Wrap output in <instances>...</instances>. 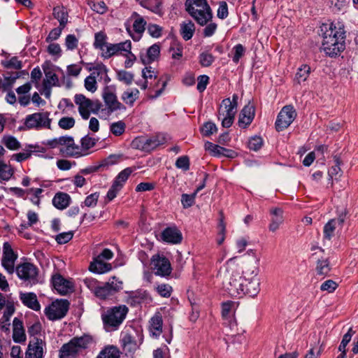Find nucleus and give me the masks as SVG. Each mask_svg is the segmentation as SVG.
Returning a JSON list of instances; mask_svg holds the SVG:
<instances>
[{
    "mask_svg": "<svg viewBox=\"0 0 358 358\" xmlns=\"http://www.w3.org/2000/svg\"><path fill=\"white\" fill-rule=\"evenodd\" d=\"M71 196L65 192H57L52 199L53 206L59 209L64 210L70 204Z\"/></svg>",
    "mask_w": 358,
    "mask_h": 358,
    "instance_id": "cd10ccee",
    "label": "nucleus"
},
{
    "mask_svg": "<svg viewBox=\"0 0 358 358\" xmlns=\"http://www.w3.org/2000/svg\"><path fill=\"white\" fill-rule=\"evenodd\" d=\"M122 282L118 280L115 276L108 282L101 283L95 296L100 299H106L122 289Z\"/></svg>",
    "mask_w": 358,
    "mask_h": 358,
    "instance_id": "f8f14e48",
    "label": "nucleus"
},
{
    "mask_svg": "<svg viewBox=\"0 0 358 358\" xmlns=\"http://www.w3.org/2000/svg\"><path fill=\"white\" fill-rule=\"evenodd\" d=\"M160 54V45L155 43L146 50L145 53H141L140 59L143 64H149L157 61Z\"/></svg>",
    "mask_w": 358,
    "mask_h": 358,
    "instance_id": "412c9836",
    "label": "nucleus"
},
{
    "mask_svg": "<svg viewBox=\"0 0 358 358\" xmlns=\"http://www.w3.org/2000/svg\"><path fill=\"white\" fill-rule=\"evenodd\" d=\"M233 152L230 150L226 149L223 147H221L218 145H215L212 155L215 157L219 156H225V157H232Z\"/></svg>",
    "mask_w": 358,
    "mask_h": 358,
    "instance_id": "680f3d73",
    "label": "nucleus"
},
{
    "mask_svg": "<svg viewBox=\"0 0 358 358\" xmlns=\"http://www.w3.org/2000/svg\"><path fill=\"white\" fill-rule=\"evenodd\" d=\"M122 345L124 351L133 352L138 348V345L135 336L132 334L124 332L121 338Z\"/></svg>",
    "mask_w": 358,
    "mask_h": 358,
    "instance_id": "c85d7f7f",
    "label": "nucleus"
},
{
    "mask_svg": "<svg viewBox=\"0 0 358 358\" xmlns=\"http://www.w3.org/2000/svg\"><path fill=\"white\" fill-rule=\"evenodd\" d=\"M330 270L329 262L327 259H318L316 267L318 275H327Z\"/></svg>",
    "mask_w": 358,
    "mask_h": 358,
    "instance_id": "37998d69",
    "label": "nucleus"
},
{
    "mask_svg": "<svg viewBox=\"0 0 358 358\" xmlns=\"http://www.w3.org/2000/svg\"><path fill=\"white\" fill-rule=\"evenodd\" d=\"M255 117V108L253 106L248 104L243 107L239 115L238 124L241 127L245 128L252 121Z\"/></svg>",
    "mask_w": 358,
    "mask_h": 358,
    "instance_id": "4be33fe9",
    "label": "nucleus"
},
{
    "mask_svg": "<svg viewBox=\"0 0 358 358\" xmlns=\"http://www.w3.org/2000/svg\"><path fill=\"white\" fill-rule=\"evenodd\" d=\"M217 131V127L216 125L210 122H206L202 128H201V132L203 136H209Z\"/></svg>",
    "mask_w": 358,
    "mask_h": 358,
    "instance_id": "69168bd1",
    "label": "nucleus"
},
{
    "mask_svg": "<svg viewBox=\"0 0 358 358\" xmlns=\"http://www.w3.org/2000/svg\"><path fill=\"white\" fill-rule=\"evenodd\" d=\"M345 216V213H342L338 217L333 218L325 224L323 229L324 239L330 241L335 236L338 229L342 228Z\"/></svg>",
    "mask_w": 358,
    "mask_h": 358,
    "instance_id": "dca6fc26",
    "label": "nucleus"
},
{
    "mask_svg": "<svg viewBox=\"0 0 358 358\" xmlns=\"http://www.w3.org/2000/svg\"><path fill=\"white\" fill-rule=\"evenodd\" d=\"M162 318L156 315L151 318L150 329L153 334L159 335L162 331Z\"/></svg>",
    "mask_w": 358,
    "mask_h": 358,
    "instance_id": "a19ab883",
    "label": "nucleus"
},
{
    "mask_svg": "<svg viewBox=\"0 0 358 358\" xmlns=\"http://www.w3.org/2000/svg\"><path fill=\"white\" fill-rule=\"evenodd\" d=\"M206 27L203 29V34L205 37L212 36L216 31L217 24L212 20L205 24Z\"/></svg>",
    "mask_w": 358,
    "mask_h": 358,
    "instance_id": "0e129e2a",
    "label": "nucleus"
},
{
    "mask_svg": "<svg viewBox=\"0 0 358 358\" xmlns=\"http://www.w3.org/2000/svg\"><path fill=\"white\" fill-rule=\"evenodd\" d=\"M75 119L72 117H63L59 122L58 125L62 129H70L75 125Z\"/></svg>",
    "mask_w": 358,
    "mask_h": 358,
    "instance_id": "864d4df0",
    "label": "nucleus"
},
{
    "mask_svg": "<svg viewBox=\"0 0 358 358\" xmlns=\"http://www.w3.org/2000/svg\"><path fill=\"white\" fill-rule=\"evenodd\" d=\"M74 101L78 106V112L81 117L87 120L90 113H98L101 107V103L99 100H91L83 94H76Z\"/></svg>",
    "mask_w": 358,
    "mask_h": 358,
    "instance_id": "6e6552de",
    "label": "nucleus"
},
{
    "mask_svg": "<svg viewBox=\"0 0 358 358\" xmlns=\"http://www.w3.org/2000/svg\"><path fill=\"white\" fill-rule=\"evenodd\" d=\"M219 275L222 278L224 288L229 295L234 297L243 295V287L245 286L243 283V276H241L237 272L229 273L227 267L220 269Z\"/></svg>",
    "mask_w": 358,
    "mask_h": 358,
    "instance_id": "20e7f679",
    "label": "nucleus"
},
{
    "mask_svg": "<svg viewBox=\"0 0 358 358\" xmlns=\"http://www.w3.org/2000/svg\"><path fill=\"white\" fill-rule=\"evenodd\" d=\"M103 99L107 108L108 113H112L117 110H125L126 107L121 103L114 92L109 87H106L102 94Z\"/></svg>",
    "mask_w": 358,
    "mask_h": 358,
    "instance_id": "2eb2a0df",
    "label": "nucleus"
},
{
    "mask_svg": "<svg viewBox=\"0 0 358 358\" xmlns=\"http://www.w3.org/2000/svg\"><path fill=\"white\" fill-rule=\"evenodd\" d=\"M78 39L74 34H69L65 38V45L69 50H73L78 48Z\"/></svg>",
    "mask_w": 358,
    "mask_h": 358,
    "instance_id": "4d7b16f0",
    "label": "nucleus"
},
{
    "mask_svg": "<svg viewBox=\"0 0 358 358\" xmlns=\"http://www.w3.org/2000/svg\"><path fill=\"white\" fill-rule=\"evenodd\" d=\"M69 303L66 299L56 300L45 308V314L50 320L63 318L67 313Z\"/></svg>",
    "mask_w": 358,
    "mask_h": 358,
    "instance_id": "9d476101",
    "label": "nucleus"
},
{
    "mask_svg": "<svg viewBox=\"0 0 358 358\" xmlns=\"http://www.w3.org/2000/svg\"><path fill=\"white\" fill-rule=\"evenodd\" d=\"M243 295L248 294L254 297L257 295L260 290V280L257 278L258 268L257 266H253L251 269L243 271Z\"/></svg>",
    "mask_w": 358,
    "mask_h": 358,
    "instance_id": "0eeeda50",
    "label": "nucleus"
},
{
    "mask_svg": "<svg viewBox=\"0 0 358 358\" xmlns=\"http://www.w3.org/2000/svg\"><path fill=\"white\" fill-rule=\"evenodd\" d=\"M139 90L136 88L127 89L121 95V99L128 106H133L139 97Z\"/></svg>",
    "mask_w": 358,
    "mask_h": 358,
    "instance_id": "2f4dec72",
    "label": "nucleus"
},
{
    "mask_svg": "<svg viewBox=\"0 0 358 358\" xmlns=\"http://www.w3.org/2000/svg\"><path fill=\"white\" fill-rule=\"evenodd\" d=\"M53 15L59 22V26L64 28L68 23V13L64 7H55L53 8Z\"/></svg>",
    "mask_w": 358,
    "mask_h": 358,
    "instance_id": "f704fd0d",
    "label": "nucleus"
},
{
    "mask_svg": "<svg viewBox=\"0 0 358 358\" xmlns=\"http://www.w3.org/2000/svg\"><path fill=\"white\" fill-rule=\"evenodd\" d=\"M20 299L22 301V303L26 306L27 307L38 311L41 308V306L39 304V302L37 299V296L36 294L33 292H27V293H22L21 292L20 294Z\"/></svg>",
    "mask_w": 358,
    "mask_h": 358,
    "instance_id": "a878e982",
    "label": "nucleus"
},
{
    "mask_svg": "<svg viewBox=\"0 0 358 358\" xmlns=\"http://www.w3.org/2000/svg\"><path fill=\"white\" fill-rule=\"evenodd\" d=\"M17 258V256L14 253L11 245L8 242L4 243L1 265L10 274L14 272V266Z\"/></svg>",
    "mask_w": 358,
    "mask_h": 358,
    "instance_id": "f3484780",
    "label": "nucleus"
},
{
    "mask_svg": "<svg viewBox=\"0 0 358 358\" xmlns=\"http://www.w3.org/2000/svg\"><path fill=\"white\" fill-rule=\"evenodd\" d=\"M13 338L15 343H22L26 341L23 323L17 317H15L13 321Z\"/></svg>",
    "mask_w": 358,
    "mask_h": 358,
    "instance_id": "393cba45",
    "label": "nucleus"
},
{
    "mask_svg": "<svg viewBox=\"0 0 358 358\" xmlns=\"http://www.w3.org/2000/svg\"><path fill=\"white\" fill-rule=\"evenodd\" d=\"M146 24V22L144 20V19L141 17H138L134 22L133 24V29L134 31L136 32L135 34H131V38L134 41H138L141 37V34L145 31V27Z\"/></svg>",
    "mask_w": 358,
    "mask_h": 358,
    "instance_id": "72a5a7b5",
    "label": "nucleus"
},
{
    "mask_svg": "<svg viewBox=\"0 0 358 358\" xmlns=\"http://www.w3.org/2000/svg\"><path fill=\"white\" fill-rule=\"evenodd\" d=\"M195 31L194 24L189 21L187 22H183L180 25V34L185 41L191 39Z\"/></svg>",
    "mask_w": 358,
    "mask_h": 358,
    "instance_id": "c9c22d12",
    "label": "nucleus"
},
{
    "mask_svg": "<svg viewBox=\"0 0 358 358\" xmlns=\"http://www.w3.org/2000/svg\"><path fill=\"white\" fill-rule=\"evenodd\" d=\"M117 77L120 81L123 82L127 85H131L134 80V75L124 70L119 71L117 73Z\"/></svg>",
    "mask_w": 358,
    "mask_h": 358,
    "instance_id": "603ef678",
    "label": "nucleus"
},
{
    "mask_svg": "<svg viewBox=\"0 0 358 358\" xmlns=\"http://www.w3.org/2000/svg\"><path fill=\"white\" fill-rule=\"evenodd\" d=\"M96 358H120V351L116 347L109 346L101 350Z\"/></svg>",
    "mask_w": 358,
    "mask_h": 358,
    "instance_id": "ea45409f",
    "label": "nucleus"
},
{
    "mask_svg": "<svg viewBox=\"0 0 358 358\" xmlns=\"http://www.w3.org/2000/svg\"><path fill=\"white\" fill-rule=\"evenodd\" d=\"M263 145V140L260 136L252 137L248 141V148L250 150L257 151Z\"/></svg>",
    "mask_w": 358,
    "mask_h": 358,
    "instance_id": "13d9d810",
    "label": "nucleus"
},
{
    "mask_svg": "<svg viewBox=\"0 0 358 358\" xmlns=\"http://www.w3.org/2000/svg\"><path fill=\"white\" fill-rule=\"evenodd\" d=\"M148 32L153 38H159L162 36V27L156 24L148 25Z\"/></svg>",
    "mask_w": 358,
    "mask_h": 358,
    "instance_id": "052dcab7",
    "label": "nucleus"
},
{
    "mask_svg": "<svg viewBox=\"0 0 358 358\" xmlns=\"http://www.w3.org/2000/svg\"><path fill=\"white\" fill-rule=\"evenodd\" d=\"M90 76H94L95 80H101L108 78V69L106 66L103 64H97L92 69Z\"/></svg>",
    "mask_w": 358,
    "mask_h": 358,
    "instance_id": "e433bc0d",
    "label": "nucleus"
},
{
    "mask_svg": "<svg viewBox=\"0 0 358 358\" xmlns=\"http://www.w3.org/2000/svg\"><path fill=\"white\" fill-rule=\"evenodd\" d=\"M196 193L192 194H183L181 197V203L184 208L191 207L194 203Z\"/></svg>",
    "mask_w": 358,
    "mask_h": 358,
    "instance_id": "bf43d9fd",
    "label": "nucleus"
},
{
    "mask_svg": "<svg viewBox=\"0 0 358 358\" xmlns=\"http://www.w3.org/2000/svg\"><path fill=\"white\" fill-rule=\"evenodd\" d=\"M199 63L202 66H210L214 62V56L208 52H202L199 55Z\"/></svg>",
    "mask_w": 358,
    "mask_h": 358,
    "instance_id": "09e8293b",
    "label": "nucleus"
},
{
    "mask_svg": "<svg viewBox=\"0 0 358 358\" xmlns=\"http://www.w3.org/2000/svg\"><path fill=\"white\" fill-rule=\"evenodd\" d=\"M157 292L162 297L169 298L173 291L172 287L169 284H159L155 287Z\"/></svg>",
    "mask_w": 358,
    "mask_h": 358,
    "instance_id": "8fccbe9b",
    "label": "nucleus"
},
{
    "mask_svg": "<svg viewBox=\"0 0 358 358\" xmlns=\"http://www.w3.org/2000/svg\"><path fill=\"white\" fill-rule=\"evenodd\" d=\"M117 48L118 46L117 44L108 43L103 48V50H101L102 57L106 59H108L113 55L118 53Z\"/></svg>",
    "mask_w": 358,
    "mask_h": 358,
    "instance_id": "3c124183",
    "label": "nucleus"
},
{
    "mask_svg": "<svg viewBox=\"0 0 358 358\" xmlns=\"http://www.w3.org/2000/svg\"><path fill=\"white\" fill-rule=\"evenodd\" d=\"M125 128V123L120 120L110 124V131L113 135L119 136L124 132Z\"/></svg>",
    "mask_w": 358,
    "mask_h": 358,
    "instance_id": "49530a36",
    "label": "nucleus"
},
{
    "mask_svg": "<svg viewBox=\"0 0 358 358\" xmlns=\"http://www.w3.org/2000/svg\"><path fill=\"white\" fill-rule=\"evenodd\" d=\"M90 269L92 272L101 274L110 271L112 269V266L110 264L96 257L94 262L90 264Z\"/></svg>",
    "mask_w": 358,
    "mask_h": 358,
    "instance_id": "c756f323",
    "label": "nucleus"
},
{
    "mask_svg": "<svg viewBox=\"0 0 358 358\" xmlns=\"http://www.w3.org/2000/svg\"><path fill=\"white\" fill-rule=\"evenodd\" d=\"M52 282L54 288L62 295H65L73 289V283L59 273L52 275Z\"/></svg>",
    "mask_w": 358,
    "mask_h": 358,
    "instance_id": "6ab92c4d",
    "label": "nucleus"
},
{
    "mask_svg": "<svg viewBox=\"0 0 358 358\" xmlns=\"http://www.w3.org/2000/svg\"><path fill=\"white\" fill-rule=\"evenodd\" d=\"M65 143L63 144L64 148L61 149V152L69 157H78L85 154L83 149L78 145L76 144L71 136H65Z\"/></svg>",
    "mask_w": 358,
    "mask_h": 358,
    "instance_id": "aec40b11",
    "label": "nucleus"
},
{
    "mask_svg": "<svg viewBox=\"0 0 358 358\" xmlns=\"http://www.w3.org/2000/svg\"><path fill=\"white\" fill-rule=\"evenodd\" d=\"M1 64L7 69L19 70L22 67V62L18 60L17 57H13L10 59L2 61Z\"/></svg>",
    "mask_w": 358,
    "mask_h": 358,
    "instance_id": "de8ad7c7",
    "label": "nucleus"
},
{
    "mask_svg": "<svg viewBox=\"0 0 358 358\" xmlns=\"http://www.w3.org/2000/svg\"><path fill=\"white\" fill-rule=\"evenodd\" d=\"M296 117V112L292 106H284L279 113L276 122L275 128L278 131H282L287 128Z\"/></svg>",
    "mask_w": 358,
    "mask_h": 358,
    "instance_id": "ddd939ff",
    "label": "nucleus"
},
{
    "mask_svg": "<svg viewBox=\"0 0 358 358\" xmlns=\"http://www.w3.org/2000/svg\"><path fill=\"white\" fill-rule=\"evenodd\" d=\"M90 342L87 336L76 337L64 344L59 350V358H76L78 353L85 349Z\"/></svg>",
    "mask_w": 358,
    "mask_h": 358,
    "instance_id": "423d86ee",
    "label": "nucleus"
},
{
    "mask_svg": "<svg viewBox=\"0 0 358 358\" xmlns=\"http://www.w3.org/2000/svg\"><path fill=\"white\" fill-rule=\"evenodd\" d=\"M85 87L87 91L92 93L96 91L97 83L96 80L94 79V76H88L85 79Z\"/></svg>",
    "mask_w": 358,
    "mask_h": 358,
    "instance_id": "e2e57ef3",
    "label": "nucleus"
},
{
    "mask_svg": "<svg viewBox=\"0 0 358 358\" xmlns=\"http://www.w3.org/2000/svg\"><path fill=\"white\" fill-rule=\"evenodd\" d=\"M245 52V48L241 44L236 45L233 49L232 52L234 54L232 57V60L234 63L237 64L240 59L243 56Z\"/></svg>",
    "mask_w": 358,
    "mask_h": 358,
    "instance_id": "5fc2aeb1",
    "label": "nucleus"
},
{
    "mask_svg": "<svg viewBox=\"0 0 358 358\" xmlns=\"http://www.w3.org/2000/svg\"><path fill=\"white\" fill-rule=\"evenodd\" d=\"M152 268L155 274L162 277L169 276L171 273V266L169 260L159 255H155L151 259Z\"/></svg>",
    "mask_w": 358,
    "mask_h": 358,
    "instance_id": "4468645a",
    "label": "nucleus"
},
{
    "mask_svg": "<svg viewBox=\"0 0 358 358\" xmlns=\"http://www.w3.org/2000/svg\"><path fill=\"white\" fill-rule=\"evenodd\" d=\"M185 8L189 15L201 26L213 19V11L207 0H186Z\"/></svg>",
    "mask_w": 358,
    "mask_h": 358,
    "instance_id": "f03ea898",
    "label": "nucleus"
},
{
    "mask_svg": "<svg viewBox=\"0 0 358 358\" xmlns=\"http://www.w3.org/2000/svg\"><path fill=\"white\" fill-rule=\"evenodd\" d=\"M13 174V169L3 161H0V182L2 181H8Z\"/></svg>",
    "mask_w": 358,
    "mask_h": 358,
    "instance_id": "4c0bfd02",
    "label": "nucleus"
},
{
    "mask_svg": "<svg viewBox=\"0 0 358 358\" xmlns=\"http://www.w3.org/2000/svg\"><path fill=\"white\" fill-rule=\"evenodd\" d=\"M99 197V194L98 192H94L87 196L85 201L84 205L87 207L93 208L96 206L98 199Z\"/></svg>",
    "mask_w": 358,
    "mask_h": 358,
    "instance_id": "338daca9",
    "label": "nucleus"
},
{
    "mask_svg": "<svg viewBox=\"0 0 358 358\" xmlns=\"http://www.w3.org/2000/svg\"><path fill=\"white\" fill-rule=\"evenodd\" d=\"M129 308L125 305H119L108 309L101 315L104 329L107 331L117 330L125 320Z\"/></svg>",
    "mask_w": 358,
    "mask_h": 358,
    "instance_id": "7ed1b4c3",
    "label": "nucleus"
},
{
    "mask_svg": "<svg viewBox=\"0 0 358 358\" xmlns=\"http://www.w3.org/2000/svg\"><path fill=\"white\" fill-rule=\"evenodd\" d=\"M322 37V50L329 57L339 55L345 49V31L341 22L324 23L320 27Z\"/></svg>",
    "mask_w": 358,
    "mask_h": 358,
    "instance_id": "f257e3e1",
    "label": "nucleus"
},
{
    "mask_svg": "<svg viewBox=\"0 0 358 358\" xmlns=\"http://www.w3.org/2000/svg\"><path fill=\"white\" fill-rule=\"evenodd\" d=\"M311 73V68L308 64H302L300 67L298 68L294 81L297 84H301L303 82H305L308 78L309 77Z\"/></svg>",
    "mask_w": 358,
    "mask_h": 358,
    "instance_id": "473e14b6",
    "label": "nucleus"
},
{
    "mask_svg": "<svg viewBox=\"0 0 358 358\" xmlns=\"http://www.w3.org/2000/svg\"><path fill=\"white\" fill-rule=\"evenodd\" d=\"M164 241L178 244L182 241V234L176 227H167L162 233Z\"/></svg>",
    "mask_w": 358,
    "mask_h": 358,
    "instance_id": "5701e85b",
    "label": "nucleus"
},
{
    "mask_svg": "<svg viewBox=\"0 0 358 358\" xmlns=\"http://www.w3.org/2000/svg\"><path fill=\"white\" fill-rule=\"evenodd\" d=\"M107 36L103 31H99L95 34L94 46L96 49L103 50L105 46L108 44L106 43Z\"/></svg>",
    "mask_w": 358,
    "mask_h": 358,
    "instance_id": "c03bdc74",
    "label": "nucleus"
},
{
    "mask_svg": "<svg viewBox=\"0 0 358 358\" xmlns=\"http://www.w3.org/2000/svg\"><path fill=\"white\" fill-rule=\"evenodd\" d=\"M45 346V343L42 339L34 337L29 341L25 354V358H43V348Z\"/></svg>",
    "mask_w": 358,
    "mask_h": 358,
    "instance_id": "a211bd4d",
    "label": "nucleus"
},
{
    "mask_svg": "<svg viewBox=\"0 0 358 358\" xmlns=\"http://www.w3.org/2000/svg\"><path fill=\"white\" fill-rule=\"evenodd\" d=\"M14 312L15 308L13 305L7 303L3 315L0 319V329L1 331L6 333L9 332L10 326V320Z\"/></svg>",
    "mask_w": 358,
    "mask_h": 358,
    "instance_id": "bb28decb",
    "label": "nucleus"
},
{
    "mask_svg": "<svg viewBox=\"0 0 358 358\" xmlns=\"http://www.w3.org/2000/svg\"><path fill=\"white\" fill-rule=\"evenodd\" d=\"M271 215L269 230L272 232L276 231L280 226L283 223V211L280 208H274L270 210Z\"/></svg>",
    "mask_w": 358,
    "mask_h": 358,
    "instance_id": "b1692460",
    "label": "nucleus"
},
{
    "mask_svg": "<svg viewBox=\"0 0 358 358\" xmlns=\"http://www.w3.org/2000/svg\"><path fill=\"white\" fill-rule=\"evenodd\" d=\"M166 136L164 134H157L148 138H136L132 142V145L137 148L150 151L157 146L164 144L166 142Z\"/></svg>",
    "mask_w": 358,
    "mask_h": 358,
    "instance_id": "9b49d317",
    "label": "nucleus"
},
{
    "mask_svg": "<svg viewBox=\"0 0 358 358\" xmlns=\"http://www.w3.org/2000/svg\"><path fill=\"white\" fill-rule=\"evenodd\" d=\"M2 142L9 150H15L20 148V142L12 136H5L2 139Z\"/></svg>",
    "mask_w": 358,
    "mask_h": 358,
    "instance_id": "a18cd8bd",
    "label": "nucleus"
},
{
    "mask_svg": "<svg viewBox=\"0 0 358 358\" xmlns=\"http://www.w3.org/2000/svg\"><path fill=\"white\" fill-rule=\"evenodd\" d=\"M85 285L95 295L101 282L94 278H86L84 280Z\"/></svg>",
    "mask_w": 358,
    "mask_h": 358,
    "instance_id": "774afa93",
    "label": "nucleus"
},
{
    "mask_svg": "<svg viewBox=\"0 0 358 358\" xmlns=\"http://www.w3.org/2000/svg\"><path fill=\"white\" fill-rule=\"evenodd\" d=\"M236 113V103H232L229 98L222 100L219 113L218 118L221 119L222 115H235Z\"/></svg>",
    "mask_w": 358,
    "mask_h": 358,
    "instance_id": "7c9ffc66",
    "label": "nucleus"
},
{
    "mask_svg": "<svg viewBox=\"0 0 358 358\" xmlns=\"http://www.w3.org/2000/svg\"><path fill=\"white\" fill-rule=\"evenodd\" d=\"M132 171L131 168L128 167L124 169L117 175L113 183L122 188Z\"/></svg>",
    "mask_w": 358,
    "mask_h": 358,
    "instance_id": "79ce46f5",
    "label": "nucleus"
},
{
    "mask_svg": "<svg viewBox=\"0 0 358 358\" xmlns=\"http://www.w3.org/2000/svg\"><path fill=\"white\" fill-rule=\"evenodd\" d=\"M45 78L43 80V88H51L52 86L58 85L59 79L57 76L51 71L45 72Z\"/></svg>",
    "mask_w": 358,
    "mask_h": 358,
    "instance_id": "58836bf2",
    "label": "nucleus"
},
{
    "mask_svg": "<svg viewBox=\"0 0 358 358\" xmlns=\"http://www.w3.org/2000/svg\"><path fill=\"white\" fill-rule=\"evenodd\" d=\"M81 146L80 148L83 149V152H85L88 150L89 149L94 147L96 144V139L90 137V136L87 135L82 138L81 139Z\"/></svg>",
    "mask_w": 358,
    "mask_h": 358,
    "instance_id": "6e6d98bb",
    "label": "nucleus"
},
{
    "mask_svg": "<svg viewBox=\"0 0 358 358\" xmlns=\"http://www.w3.org/2000/svg\"><path fill=\"white\" fill-rule=\"evenodd\" d=\"M52 119L50 113L47 111L34 113L26 116L24 126L20 127L22 130H42L51 129Z\"/></svg>",
    "mask_w": 358,
    "mask_h": 358,
    "instance_id": "39448f33",
    "label": "nucleus"
},
{
    "mask_svg": "<svg viewBox=\"0 0 358 358\" xmlns=\"http://www.w3.org/2000/svg\"><path fill=\"white\" fill-rule=\"evenodd\" d=\"M16 273L18 278L29 285H36L38 282V269L33 264L24 262L16 267Z\"/></svg>",
    "mask_w": 358,
    "mask_h": 358,
    "instance_id": "1a4fd4ad",
    "label": "nucleus"
}]
</instances>
